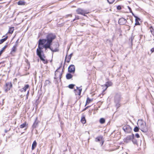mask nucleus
<instances>
[{"label":"nucleus","instance_id":"obj_8","mask_svg":"<svg viewBox=\"0 0 154 154\" xmlns=\"http://www.w3.org/2000/svg\"><path fill=\"white\" fill-rule=\"evenodd\" d=\"M82 91V88L81 87H77L76 89H75L74 92L76 95H80Z\"/></svg>","mask_w":154,"mask_h":154},{"label":"nucleus","instance_id":"obj_18","mask_svg":"<svg viewBox=\"0 0 154 154\" xmlns=\"http://www.w3.org/2000/svg\"><path fill=\"white\" fill-rule=\"evenodd\" d=\"M134 16L136 18L135 19V25H139L140 23L139 22V20H140V19L134 15Z\"/></svg>","mask_w":154,"mask_h":154},{"label":"nucleus","instance_id":"obj_16","mask_svg":"<svg viewBox=\"0 0 154 154\" xmlns=\"http://www.w3.org/2000/svg\"><path fill=\"white\" fill-rule=\"evenodd\" d=\"M29 85H26L23 88L20 90V91L21 92H25L26 90L29 88Z\"/></svg>","mask_w":154,"mask_h":154},{"label":"nucleus","instance_id":"obj_40","mask_svg":"<svg viewBox=\"0 0 154 154\" xmlns=\"http://www.w3.org/2000/svg\"><path fill=\"white\" fill-rule=\"evenodd\" d=\"M36 124H37L35 122L33 124V126L34 127H35Z\"/></svg>","mask_w":154,"mask_h":154},{"label":"nucleus","instance_id":"obj_17","mask_svg":"<svg viewBox=\"0 0 154 154\" xmlns=\"http://www.w3.org/2000/svg\"><path fill=\"white\" fill-rule=\"evenodd\" d=\"M112 85V83L111 82H108L106 83L105 84V86L106 87V88L105 90H103V91H105L107 88L109 86H111Z\"/></svg>","mask_w":154,"mask_h":154},{"label":"nucleus","instance_id":"obj_27","mask_svg":"<svg viewBox=\"0 0 154 154\" xmlns=\"http://www.w3.org/2000/svg\"><path fill=\"white\" fill-rule=\"evenodd\" d=\"M105 119L103 118H101L100 119V122L101 124H103L105 122Z\"/></svg>","mask_w":154,"mask_h":154},{"label":"nucleus","instance_id":"obj_31","mask_svg":"<svg viewBox=\"0 0 154 154\" xmlns=\"http://www.w3.org/2000/svg\"><path fill=\"white\" fill-rule=\"evenodd\" d=\"M150 31L152 34L154 36V29L152 28V26L150 27Z\"/></svg>","mask_w":154,"mask_h":154},{"label":"nucleus","instance_id":"obj_24","mask_svg":"<svg viewBox=\"0 0 154 154\" xmlns=\"http://www.w3.org/2000/svg\"><path fill=\"white\" fill-rule=\"evenodd\" d=\"M92 101V100L90 99L89 97L87 98L86 105L89 104Z\"/></svg>","mask_w":154,"mask_h":154},{"label":"nucleus","instance_id":"obj_22","mask_svg":"<svg viewBox=\"0 0 154 154\" xmlns=\"http://www.w3.org/2000/svg\"><path fill=\"white\" fill-rule=\"evenodd\" d=\"M26 122H25L23 123L20 126V127L21 128H23L25 127H26Z\"/></svg>","mask_w":154,"mask_h":154},{"label":"nucleus","instance_id":"obj_11","mask_svg":"<svg viewBox=\"0 0 154 154\" xmlns=\"http://www.w3.org/2000/svg\"><path fill=\"white\" fill-rule=\"evenodd\" d=\"M134 137V135L132 134L131 135L128 136L126 139L124 140V141L127 143H128L130 140H132Z\"/></svg>","mask_w":154,"mask_h":154},{"label":"nucleus","instance_id":"obj_5","mask_svg":"<svg viewBox=\"0 0 154 154\" xmlns=\"http://www.w3.org/2000/svg\"><path fill=\"white\" fill-rule=\"evenodd\" d=\"M37 55L39 57L40 60L42 61L44 63L46 64L47 63V60L46 59H45V57L44 56V54H38Z\"/></svg>","mask_w":154,"mask_h":154},{"label":"nucleus","instance_id":"obj_32","mask_svg":"<svg viewBox=\"0 0 154 154\" xmlns=\"http://www.w3.org/2000/svg\"><path fill=\"white\" fill-rule=\"evenodd\" d=\"M139 128L137 126L135 127L134 129V131L135 132H138L139 131Z\"/></svg>","mask_w":154,"mask_h":154},{"label":"nucleus","instance_id":"obj_9","mask_svg":"<svg viewBox=\"0 0 154 154\" xmlns=\"http://www.w3.org/2000/svg\"><path fill=\"white\" fill-rule=\"evenodd\" d=\"M68 71L70 72H74L75 71V66L73 65H70L68 68Z\"/></svg>","mask_w":154,"mask_h":154},{"label":"nucleus","instance_id":"obj_38","mask_svg":"<svg viewBox=\"0 0 154 154\" xmlns=\"http://www.w3.org/2000/svg\"><path fill=\"white\" fill-rule=\"evenodd\" d=\"M117 9L118 10H120L121 9V7L119 5L117 7Z\"/></svg>","mask_w":154,"mask_h":154},{"label":"nucleus","instance_id":"obj_47","mask_svg":"<svg viewBox=\"0 0 154 154\" xmlns=\"http://www.w3.org/2000/svg\"><path fill=\"white\" fill-rule=\"evenodd\" d=\"M1 104V103H0V105Z\"/></svg>","mask_w":154,"mask_h":154},{"label":"nucleus","instance_id":"obj_43","mask_svg":"<svg viewBox=\"0 0 154 154\" xmlns=\"http://www.w3.org/2000/svg\"><path fill=\"white\" fill-rule=\"evenodd\" d=\"M2 50H1L0 51V56L2 54Z\"/></svg>","mask_w":154,"mask_h":154},{"label":"nucleus","instance_id":"obj_4","mask_svg":"<svg viewBox=\"0 0 154 154\" xmlns=\"http://www.w3.org/2000/svg\"><path fill=\"white\" fill-rule=\"evenodd\" d=\"M76 12L78 14L85 16V14L89 13L87 10H84L81 8H78L76 10Z\"/></svg>","mask_w":154,"mask_h":154},{"label":"nucleus","instance_id":"obj_6","mask_svg":"<svg viewBox=\"0 0 154 154\" xmlns=\"http://www.w3.org/2000/svg\"><path fill=\"white\" fill-rule=\"evenodd\" d=\"M12 85L11 82L6 83L5 87V92H7L9 90L10 88L12 87Z\"/></svg>","mask_w":154,"mask_h":154},{"label":"nucleus","instance_id":"obj_19","mask_svg":"<svg viewBox=\"0 0 154 154\" xmlns=\"http://www.w3.org/2000/svg\"><path fill=\"white\" fill-rule=\"evenodd\" d=\"M81 122H82V123L83 124L85 123L86 122L85 117L84 115H82V117L81 119Z\"/></svg>","mask_w":154,"mask_h":154},{"label":"nucleus","instance_id":"obj_46","mask_svg":"<svg viewBox=\"0 0 154 154\" xmlns=\"http://www.w3.org/2000/svg\"><path fill=\"white\" fill-rule=\"evenodd\" d=\"M33 154H35V153H33Z\"/></svg>","mask_w":154,"mask_h":154},{"label":"nucleus","instance_id":"obj_44","mask_svg":"<svg viewBox=\"0 0 154 154\" xmlns=\"http://www.w3.org/2000/svg\"><path fill=\"white\" fill-rule=\"evenodd\" d=\"M72 54H70L69 55V57L71 56V57H72Z\"/></svg>","mask_w":154,"mask_h":154},{"label":"nucleus","instance_id":"obj_7","mask_svg":"<svg viewBox=\"0 0 154 154\" xmlns=\"http://www.w3.org/2000/svg\"><path fill=\"white\" fill-rule=\"evenodd\" d=\"M123 129L125 132L126 133H129L131 131V129L129 126L125 125L123 127Z\"/></svg>","mask_w":154,"mask_h":154},{"label":"nucleus","instance_id":"obj_15","mask_svg":"<svg viewBox=\"0 0 154 154\" xmlns=\"http://www.w3.org/2000/svg\"><path fill=\"white\" fill-rule=\"evenodd\" d=\"M95 140L96 142H99L101 141V145H102L104 143V141L103 140V137H97L96 138Z\"/></svg>","mask_w":154,"mask_h":154},{"label":"nucleus","instance_id":"obj_36","mask_svg":"<svg viewBox=\"0 0 154 154\" xmlns=\"http://www.w3.org/2000/svg\"><path fill=\"white\" fill-rule=\"evenodd\" d=\"M128 8L130 12L131 13H132V15L134 16V14L133 13V12H132V11L131 10V8L129 6H128Z\"/></svg>","mask_w":154,"mask_h":154},{"label":"nucleus","instance_id":"obj_37","mask_svg":"<svg viewBox=\"0 0 154 154\" xmlns=\"http://www.w3.org/2000/svg\"><path fill=\"white\" fill-rule=\"evenodd\" d=\"M135 136L137 138L140 137L139 135L138 134H136L135 135Z\"/></svg>","mask_w":154,"mask_h":154},{"label":"nucleus","instance_id":"obj_42","mask_svg":"<svg viewBox=\"0 0 154 154\" xmlns=\"http://www.w3.org/2000/svg\"><path fill=\"white\" fill-rule=\"evenodd\" d=\"M29 94V91H28L27 92V94H26V99H27L28 96Z\"/></svg>","mask_w":154,"mask_h":154},{"label":"nucleus","instance_id":"obj_34","mask_svg":"<svg viewBox=\"0 0 154 154\" xmlns=\"http://www.w3.org/2000/svg\"><path fill=\"white\" fill-rule=\"evenodd\" d=\"M107 1L109 4H112L114 2L115 0H107Z\"/></svg>","mask_w":154,"mask_h":154},{"label":"nucleus","instance_id":"obj_45","mask_svg":"<svg viewBox=\"0 0 154 154\" xmlns=\"http://www.w3.org/2000/svg\"><path fill=\"white\" fill-rule=\"evenodd\" d=\"M70 16L71 17H72V15H71V14L68 15H67V17H68V16Z\"/></svg>","mask_w":154,"mask_h":154},{"label":"nucleus","instance_id":"obj_12","mask_svg":"<svg viewBox=\"0 0 154 154\" xmlns=\"http://www.w3.org/2000/svg\"><path fill=\"white\" fill-rule=\"evenodd\" d=\"M121 98V95L120 94H116L115 97V102H120Z\"/></svg>","mask_w":154,"mask_h":154},{"label":"nucleus","instance_id":"obj_26","mask_svg":"<svg viewBox=\"0 0 154 154\" xmlns=\"http://www.w3.org/2000/svg\"><path fill=\"white\" fill-rule=\"evenodd\" d=\"M8 38V37L7 36L5 38H4L1 39L0 40V44H1L3 43L4 42H5V40H6Z\"/></svg>","mask_w":154,"mask_h":154},{"label":"nucleus","instance_id":"obj_3","mask_svg":"<svg viewBox=\"0 0 154 154\" xmlns=\"http://www.w3.org/2000/svg\"><path fill=\"white\" fill-rule=\"evenodd\" d=\"M56 36L53 34H49L46 37L47 43L50 46L53 40L55 38Z\"/></svg>","mask_w":154,"mask_h":154},{"label":"nucleus","instance_id":"obj_23","mask_svg":"<svg viewBox=\"0 0 154 154\" xmlns=\"http://www.w3.org/2000/svg\"><path fill=\"white\" fill-rule=\"evenodd\" d=\"M66 77L67 79H70L72 78V76L71 74L68 73L66 75Z\"/></svg>","mask_w":154,"mask_h":154},{"label":"nucleus","instance_id":"obj_13","mask_svg":"<svg viewBox=\"0 0 154 154\" xmlns=\"http://www.w3.org/2000/svg\"><path fill=\"white\" fill-rule=\"evenodd\" d=\"M126 22V20L124 18H120L119 20V23L120 25H124Z\"/></svg>","mask_w":154,"mask_h":154},{"label":"nucleus","instance_id":"obj_10","mask_svg":"<svg viewBox=\"0 0 154 154\" xmlns=\"http://www.w3.org/2000/svg\"><path fill=\"white\" fill-rule=\"evenodd\" d=\"M62 75V74L61 72H59L57 70H56L55 72V77L56 78H59L60 79Z\"/></svg>","mask_w":154,"mask_h":154},{"label":"nucleus","instance_id":"obj_25","mask_svg":"<svg viewBox=\"0 0 154 154\" xmlns=\"http://www.w3.org/2000/svg\"><path fill=\"white\" fill-rule=\"evenodd\" d=\"M116 103V106L117 108H119L121 106V104L120 103V102H115Z\"/></svg>","mask_w":154,"mask_h":154},{"label":"nucleus","instance_id":"obj_21","mask_svg":"<svg viewBox=\"0 0 154 154\" xmlns=\"http://www.w3.org/2000/svg\"><path fill=\"white\" fill-rule=\"evenodd\" d=\"M25 2L23 1H19L17 2V4L19 5H24L25 4Z\"/></svg>","mask_w":154,"mask_h":154},{"label":"nucleus","instance_id":"obj_41","mask_svg":"<svg viewBox=\"0 0 154 154\" xmlns=\"http://www.w3.org/2000/svg\"><path fill=\"white\" fill-rule=\"evenodd\" d=\"M151 51L152 52H153L154 51V48H152L151 50Z\"/></svg>","mask_w":154,"mask_h":154},{"label":"nucleus","instance_id":"obj_39","mask_svg":"<svg viewBox=\"0 0 154 154\" xmlns=\"http://www.w3.org/2000/svg\"><path fill=\"white\" fill-rule=\"evenodd\" d=\"M7 47V46L6 45V46H5L2 48V49L1 50H2V52H3V50H5L6 48Z\"/></svg>","mask_w":154,"mask_h":154},{"label":"nucleus","instance_id":"obj_28","mask_svg":"<svg viewBox=\"0 0 154 154\" xmlns=\"http://www.w3.org/2000/svg\"><path fill=\"white\" fill-rule=\"evenodd\" d=\"M14 29L13 27H11L9 28V30L8 31V32L10 33H12L14 31Z\"/></svg>","mask_w":154,"mask_h":154},{"label":"nucleus","instance_id":"obj_1","mask_svg":"<svg viewBox=\"0 0 154 154\" xmlns=\"http://www.w3.org/2000/svg\"><path fill=\"white\" fill-rule=\"evenodd\" d=\"M46 42L47 40L46 39H40L39 40L38 46V48L36 50L37 54H43V51L42 50L43 48H45V50L47 48H49L53 52H57L58 51V49L57 48L53 49V48H51L47 43L44 44Z\"/></svg>","mask_w":154,"mask_h":154},{"label":"nucleus","instance_id":"obj_33","mask_svg":"<svg viewBox=\"0 0 154 154\" xmlns=\"http://www.w3.org/2000/svg\"><path fill=\"white\" fill-rule=\"evenodd\" d=\"M75 85L73 84H70L69 85L68 87L70 89H72L73 88Z\"/></svg>","mask_w":154,"mask_h":154},{"label":"nucleus","instance_id":"obj_20","mask_svg":"<svg viewBox=\"0 0 154 154\" xmlns=\"http://www.w3.org/2000/svg\"><path fill=\"white\" fill-rule=\"evenodd\" d=\"M37 145V143L35 140L32 145V149L33 150L36 147Z\"/></svg>","mask_w":154,"mask_h":154},{"label":"nucleus","instance_id":"obj_30","mask_svg":"<svg viewBox=\"0 0 154 154\" xmlns=\"http://www.w3.org/2000/svg\"><path fill=\"white\" fill-rule=\"evenodd\" d=\"M132 141L133 143L134 144H137V141L136 139L134 138V137L132 139Z\"/></svg>","mask_w":154,"mask_h":154},{"label":"nucleus","instance_id":"obj_29","mask_svg":"<svg viewBox=\"0 0 154 154\" xmlns=\"http://www.w3.org/2000/svg\"><path fill=\"white\" fill-rule=\"evenodd\" d=\"M71 58V56L69 57V56L68 57H67V56H66V57L65 60H66V59H67L66 62L67 63H69L70 61Z\"/></svg>","mask_w":154,"mask_h":154},{"label":"nucleus","instance_id":"obj_14","mask_svg":"<svg viewBox=\"0 0 154 154\" xmlns=\"http://www.w3.org/2000/svg\"><path fill=\"white\" fill-rule=\"evenodd\" d=\"M18 41L17 40L16 42V44L14 45L12 48L11 52L14 53L17 50V47L18 46Z\"/></svg>","mask_w":154,"mask_h":154},{"label":"nucleus","instance_id":"obj_35","mask_svg":"<svg viewBox=\"0 0 154 154\" xmlns=\"http://www.w3.org/2000/svg\"><path fill=\"white\" fill-rule=\"evenodd\" d=\"M79 17L78 16L75 15V18L73 20V21L76 20H79Z\"/></svg>","mask_w":154,"mask_h":154},{"label":"nucleus","instance_id":"obj_2","mask_svg":"<svg viewBox=\"0 0 154 154\" xmlns=\"http://www.w3.org/2000/svg\"><path fill=\"white\" fill-rule=\"evenodd\" d=\"M139 128L143 132L146 133L148 131L146 123L142 119H139L137 123Z\"/></svg>","mask_w":154,"mask_h":154}]
</instances>
